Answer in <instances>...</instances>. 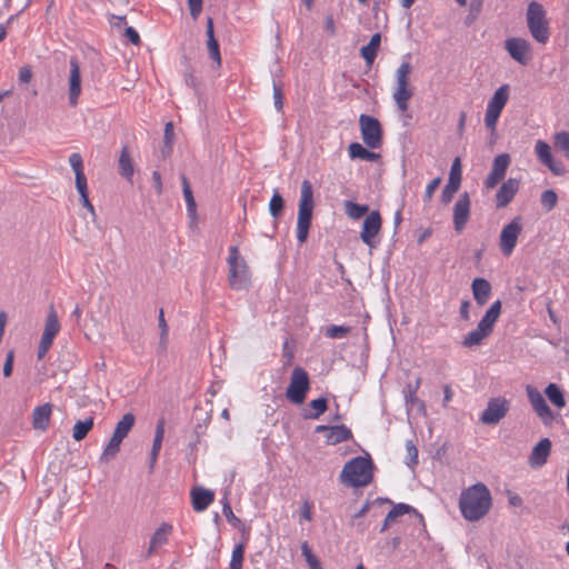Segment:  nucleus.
I'll return each mask as SVG.
<instances>
[{
	"label": "nucleus",
	"instance_id": "1",
	"mask_svg": "<svg viewBox=\"0 0 569 569\" xmlns=\"http://www.w3.org/2000/svg\"><path fill=\"white\" fill-rule=\"evenodd\" d=\"M491 505L490 490L482 482H477L460 493L459 510L468 521H478L483 518L489 512Z\"/></svg>",
	"mask_w": 569,
	"mask_h": 569
},
{
	"label": "nucleus",
	"instance_id": "2",
	"mask_svg": "<svg viewBox=\"0 0 569 569\" xmlns=\"http://www.w3.org/2000/svg\"><path fill=\"white\" fill-rule=\"evenodd\" d=\"M373 462L370 457H356L342 468L341 481L349 487H366L372 481Z\"/></svg>",
	"mask_w": 569,
	"mask_h": 569
},
{
	"label": "nucleus",
	"instance_id": "3",
	"mask_svg": "<svg viewBox=\"0 0 569 569\" xmlns=\"http://www.w3.org/2000/svg\"><path fill=\"white\" fill-rule=\"evenodd\" d=\"M313 207L312 184L309 180H303L301 183L297 219V240L300 244H303L308 239Z\"/></svg>",
	"mask_w": 569,
	"mask_h": 569
},
{
	"label": "nucleus",
	"instance_id": "4",
	"mask_svg": "<svg viewBox=\"0 0 569 569\" xmlns=\"http://www.w3.org/2000/svg\"><path fill=\"white\" fill-rule=\"evenodd\" d=\"M526 21L531 37L538 43L546 44L550 39V28L542 4L531 1L527 7Z\"/></svg>",
	"mask_w": 569,
	"mask_h": 569
},
{
	"label": "nucleus",
	"instance_id": "5",
	"mask_svg": "<svg viewBox=\"0 0 569 569\" xmlns=\"http://www.w3.org/2000/svg\"><path fill=\"white\" fill-rule=\"evenodd\" d=\"M228 263V281L232 289L243 290L250 284V273L244 259L240 256L238 247L229 248Z\"/></svg>",
	"mask_w": 569,
	"mask_h": 569
},
{
	"label": "nucleus",
	"instance_id": "6",
	"mask_svg": "<svg viewBox=\"0 0 569 569\" xmlns=\"http://www.w3.org/2000/svg\"><path fill=\"white\" fill-rule=\"evenodd\" d=\"M411 64L408 61L401 62L396 71V89L392 98L399 111L405 112L409 108V100L412 97V90L409 88V74L411 73Z\"/></svg>",
	"mask_w": 569,
	"mask_h": 569
},
{
	"label": "nucleus",
	"instance_id": "7",
	"mask_svg": "<svg viewBox=\"0 0 569 569\" xmlns=\"http://www.w3.org/2000/svg\"><path fill=\"white\" fill-rule=\"evenodd\" d=\"M310 389L308 373L301 367H296L291 372L290 383L287 388V398L296 405H301Z\"/></svg>",
	"mask_w": 569,
	"mask_h": 569
},
{
	"label": "nucleus",
	"instance_id": "8",
	"mask_svg": "<svg viewBox=\"0 0 569 569\" xmlns=\"http://www.w3.org/2000/svg\"><path fill=\"white\" fill-rule=\"evenodd\" d=\"M509 98V86L502 84L500 86L488 101L486 113H485V124L488 129H495L498 122V119L503 110Z\"/></svg>",
	"mask_w": 569,
	"mask_h": 569
},
{
	"label": "nucleus",
	"instance_id": "9",
	"mask_svg": "<svg viewBox=\"0 0 569 569\" xmlns=\"http://www.w3.org/2000/svg\"><path fill=\"white\" fill-rule=\"evenodd\" d=\"M359 124L365 144L371 149L380 148L382 144V129L378 119L369 114H361Z\"/></svg>",
	"mask_w": 569,
	"mask_h": 569
},
{
	"label": "nucleus",
	"instance_id": "10",
	"mask_svg": "<svg viewBox=\"0 0 569 569\" xmlns=\"http://www.w3.org/2000/svg\"><path fill=\"white\" fill-rule=\"evenodd\" d=\"M522 231L521 218H513L506 224L500 233L499 246L503 256L509 257L517 246L518 238Z\"/></svg>",
	"mask_w": 569,
	"mask_h": 569
},
{
	"label": "nucleus",
	"instance_id": "11",
	"mask_svg": "<svg viewBox=\"0 0 569 569\" xmlns=\"http://www.w3.org/2000/svg\"><path fill=\"white\" fill-rule=\"evenodd\" d=\"M505 49L519 64L527 66L531 60V44L527 39L511 37L506 39Z\"/></svg>",
	"mask_w": 569,
	"mask_h": 569
},
{
	"label": "nucleus",
	"instance_id": "12",
	"mask_svg": "<svg viewBox=\"0 0 569 569\" xmlns=\"http://www.w3.org/2000/svg\"><path fill=\"white\" fill-rule=\"evenodd\" d=\"M509 406L510 403L506 398H491L480 416V421L485 425H497L506 417Z\"/></svg>",
	"mask_w": 569,
	"mask_h": 569
},
{
	"label": "nucleus",
	"instance_id": "13",
	"mask_svg": "<svg viewBox=\"0 0 569 569\" xmlns=\"http://www.w3.org/2000/svg\"><path fill=\"white\" fill-rule=\"evenodd\" d=\"M381 228V216L379 211L373 210L366 217L362 229L360 232V238L365 244L369 248H376L378 241L376 237Z\"/></svg>",
	"mask_w": 569,
	"mask_h": 569
},
{
	"label": "nucleus",
	"instance_id": "14",
	"mask_svg": "<svg viewBox=\"0 0 569 569\" xmlns=\"http://www.w3.org/2000/svg\"><path fill=\"white\" fill-rule=\"evenodd\" d=\"M471 201L468 192H462L453 206L452 222L457 233L466 228L470 218Z\"/></svg>",
	"mask_w": 569,
	"mask_h": 569
},
{
	"label": "nucleus",
	"instance_id": "15",
	"mask_svg": "<svg viewBox=\"0 0 569 569\" xmlns=\"http://www.w3.org/2000/svg\"><path fill=\"white\" fill-rule=\"evenodd\" d=\"M526 391L537 416L542 420L545 425L551 423L555 419V416L541 392L532 386H527Z\"/></svg>",
	"mask_w": 569,
	"mask_h": 569
},
{
	"label": "nucleus",
	"instance_id": "16",
	"mask_svg": "<svg viewBox=\"0 0 569 569\" xmlns=\"http://www.w3.org/2000/svg\"><path fill=\"white\" fill-rule=\"evenodd\" d=\"M510 161L508 153H500L495 157L491 171L483 182L487 189H493L505 178Z\"/></svg>",
	"mask_w": 569,
	"mask_h": 569
},
{
	"label": "nucleus",
	"instance_id": "17",
	"mask_svg": "<svg viewBox=\"0 0 569 569\" xmlns=\"http://www.w3.org/2000/svg\"><path fill=\"white\" fill-rule=\"evenodd\" d=\"M70 73H69V90L68 98L69 104L76 107L78 104L79 97L81 94V72L80 64L77 58L71 57L70 61Z\"/></svg>",
	"mask_w": 569,
	"mask_h": 569
},
{
	"label": "nucleus",
	"instance_id": "18",
	"mask_svg": "<svg viewBox=\"0 0 569 569\" xmlns=\"http://www.w3.org/2000/svg\"><path fill=\"white\" fill-rule=\"evenodd\" d=\"M461 184V166H460V159L456 158L451 164L450 174H449V181L445 186L441 192V202L443 204L449 203L453 194L459 190Z\"/></svg>",
	"mask_w": 569,
	"mask_h": 569
},
{
	"label": "nucleus",
	"instance_id": "19",
	"mask_svg": "<svg viewBox=\"0 0 569 569\" xmlns=\"http://www.w3.org/2000/svg\"><path fill=\"white\" fill-rule=\"evenodd\" d=\"M535 151L539 161L548 167L551 172L557 176H560L565 172L562 163L553 159L551 148L546 141L538 140L535 144Z\"/></svg>",
	"mask_w": 569,
	"mask_h": 569
},
{
	"label": "nucleus",
	"instance_id": "20",
	"mask_svg": "<svg viewBox=\"0 0 569 569\" xmlns=\"http://www.w3.org/2000/svg\"><path fill=\"white\" fill-rule=\"evenodd\" d=\"M551 441L549 438H542L531 450L528 457V465L532 469H539L543 467L551 452Z\"/></svg>",
	"mask_w": 569,
	"mask_h": 569
},
{
	"label": "nucleus",
	"instance_id": "21",
	"mask_svg": "<svg viewBox=\"0 0 569 569\" xmlns=\"http://www.w3.org/2000/svg\"><path fill=\"white\" fill-rule=\"evenodd\" d=\"M520 181L516 178H509L498 189L495 201L498 209L507 207L518 192Z\"/></svg>",
	"mask_w": 569,
	"mask_h": 569
},
{
	"label": "nucleus",
	"instance_id": "22",
	"mask_svg": "<svg viewBox=\"0 0 569 569\" xmlns=\"http://www.w3.org/2000/svg\"><path fill=\"white\" fill-rule=\"evenodd\" d=\"M191 505L194 511H204L214 499V492L202 487H196L190 492Z\"/></svg>",
	"mask_w": 569,
	"mask_h": 569
},
{
	"label": "nucleus",
	"instance_id": "23",
	"mask_svg": "<svg viewBox=\"0 0 569 569\" xmlns=\"http://www.w3.org/2000/svg\"><path fill=\"white\" fill-rule=\"evenodd\" d=\"M171 532H172L171 525H169L167 522L161 523L160 527L153 532V535L150 539V545L147 550L146 558H150L153 555L156 549H158L159 547L167 543Z\"/></svg>",
	"mask_w": 569,
	"mask_h": 569
},
{
	"label": "nucleus",
	"instance_id": "24",
	"mask_svg": "<svg viewBox=\"0 0 569 569\" xmlns=\"http://www.w3.org/2000/svg\"><path fill=\"white\" fill-rule=\"evenodd\" d=\"M472 295L479 306L488 302L491 295V284L485 278H476L471 283Z\"/></svg>",
	"mask_w": 569,
	"mask_h": 569
},
{
	"label": "nucleus",
	"instance_id": "25",
	"mask_svg": "<svg viewBox=\"0 0 569 569\" xmlns=\"http://www.w3.org/2000/svg\"><path fill=\"white\" fill-rule=\"evenodd\" d=\"M206 33H207V48H208L209 57L219 67L221 64V54H220L219 43L214 37L213 20L210 17L207 19Z\"/></svg>",
	"mask_w": 569,
	"mask_h": 569
},
{
	"label": "nucleus",
	"instance_id": "26",
	"mask_svg": "<svg viewBox=\"0 0 569 569\" xmlns=\"http://www.w3.org/2000/svg\"><path fill=\"white\" fill-rule=\"evenodd\" d=\"M51 405L44 403L36 407L32 412V426L37 430H47L50 423Z\"/></svg>",
	"mask_w": 569,
	"mask_h": 569
},
{
	"label": "nucleus",
	"instance_id": "27",
	"mask_svg": "<svg viewBox=\"0 0 569 569\" xmlns=\"http://www.w3.org/2000/svg\"><path fill=\"white\" fill-rule=\"evenodd\" d=\"M352 432L350 428L345 425L331 426L329 435H326V441L328 445H338L343 441L352 439Z\"/></svg>",
	"mask_w": 569,
	"mask_h": 569
},
{
	"label": "nucleus",
	"instance_id": "28",
	"mask_svg": "<svg viewBox=\"0 0 569 569\" xmlns=\"http://www.w3.org/2000/svg\"><path fill=\"white\" fill-rule=\"evenodd\" d=\"M381 36L380 33H375L367 46H363L360 49V54L365 59L368 66H371L377 57V52L380 48Z\"/></svg>",
	"mask_w": 569,
	"mask_h": 569
},
{
	"label": "nucleus",
	"instance_id": "29",
	"mask_svg": "<svg viewBox=\"0 0 569 569\" xmlns=\"http://www.w3.org/2000/svg\"><path fill=\"white\" fill-rule=\"evenodd\" d=\"M163 437H164V420L160 419L156 426L154 438H153L152 448H151V452H150L151 468L154 466V463L158 459L159 451L161 449V445L163 441Z\"/></svg>",
	"mask_w": 569,
	"mask_h": 569
},
{
	"label": "nucleus",
	"instance_id": "30",
	"mask_svg": "<svg viewBox=\"0 0 569 569\" xmlns=\"http://www.w3.org/2000/svg\"><path fill=\"white\" fill-rule=\"evenodd\" d=\"M349 156L351 159H361L365 161H376L380 158L379 153L369 151L359 142H352L348 147Z\"/></svg>",
	"mask_w": 569,
	"mask_h": 569
},
{
	"label": "nucleus",
	"instance_id": "31",
	"mask_svg": "<svg viewBox=\"0 0 569 569\" xmlns=\"http://www.w3.org/2000/svg\"><path fill=\"white\" fill-rule=\"evenodd\" d=\"M123 439V437L113 432L111 439L109 440L108 445L104 447L101 453L100 460L109 461L110 459L114 458L117 453L120 451V446Z\"/></svg>",
	"mask_w": 569,
	"mask_h": 569
},
{
	"label": "nucleus",
	"instance_id": "32",
	"mask_svg": "<svg viewBox=\"0 0 569 569\" xmlns=\"http://www.w3.org/2000/svg\"><path fill=\"white\" fill-rule=\"evenodd\" d=\"M119 172L122 177H124L126 179H129V180H131L133 172H134L132 160H131L129 149L127 146L122 147V150H121V153L119 157Z\"/></svg>",
	"mask_w": 569,
	"mask_h": 569
},
{
	"label": "nucleus",
	"instance_id": "33",
	"mask_svg": "<svg viewBox=\"0 0 569 569\" xmlns=\"http://www.w3.org/2000/svg\"><path fill=\"white\" fill-rule=\"evenodd\" d=\"M69 164L76 174V187H81L83 182H87L86 174L83 172L82 157L78 152H73L69 157Z\"/></svg>",
	"mask_w": 569,
	"mask_h": 569
},
{
	"label": "nucleus",
	"instance_id": "34",
	"mask_svg": "<svg viewBox=\"0 0 569 569\" xmlns=\"http://www.w3.org/2000/svg\"><path fill=\"white\" fill-rule=\"evenodd\" d=\"M60 322L57 315V311L54 310L53 306H50L49 312L46 319L44 330L43 335H47L48 337L51 336L56 338L58 332L60 331Z\"/></svg>",
	"mask_w": 569,
	"mask_h": 569
},
{
	"label": "nucleus",
	"instance_id": "35",
	"mask_svg": "<svg viewBox=\"0 0 569 569\" xmlns=\"http://www.w3.org/2000/svg\"><path fill=\"white\" fill-rule=\"evenodd\" d=\"M545 393L550 402L557 408L561 409L566 406L563 392L558 385L549 383L545 389Z\"/></svg>",
	"mask_w": 569,
	"mask_h": 569
},
{
	"label": "nucleus",
	"instance_id": "36",
	"mask_svg": "<svg viewBox=\"0 0 569 569\" xmlns=\"http://www.w3.org/2000/svg\"><path fill=\"white\" fill-rule=\"evenodd\" d=\"M93 428V418H87L84 420H78L72 428V438L76 441H81L87 437L89 431Z\"/></svg>",
	"mask_w": 569,
	"mask_h": 569
},
{
	"label": "nucleus",
	"instance_id": "37",
	"mask_svg": "<svg viewBox=\"0 0 569 569\" xmlns=\"http://www.w3.org/2000/svg\"><path fill=\"white\" fill-rule=\"evenodd\" d=\"M309 407L312 411H308L303 415L306 419H318L328 409V400L325 397L313 399L309 402Z\"/></svg>",
	"mask_w": 569,
	"mask_h": 569
},
{
	"label": "nucleus",
	"instance_id": "38",
	"mask_svg": "<svg viewBox=\"0 0 569 569\" xmlns=\"http://www.w3.org/2000/svg\"><path fill=\"white\" fill-rule=\"evenodd\" d=\"M343 208L346 214L353 220L360 219L369 211V207L367 204H359L351 200H346L343 203Z\"/></svg>",
	"mask_w": 569,
	"mask_h": 569
},
{
	"label": "nucleus",
	"instance_id": "39",
	"mask_svg": "<svg viewBox=\"0 0 569 569\" xmlns=\"http://www.w3.org/2000/svg\"><path fill=\"white\" fill-rule=\"evenodd\" d=\"M183 80L187 87L191 88L194 92V96L200 98L201 96V80L194 76L193 68L191 66H187L183 71Z\"/></svg>",
	"mask_w": 569,
	"mask_h": 569
},
{
	"label": "nucleus",
	"instance_id": "40",
	"mask_svg": "<svg viewBox=\"0 0 569 569\" xmlns=\"http://www.w3.org/2000/svg\"><path fill=\"white\" fill-rule=\"evenodd\" d=\"M489 337L486 331H481L479 327L467 333L462 340V346L466 348H472L482 343V341Z\"/></svg>",
	"mask_w": 569,
	"mask_h": 569
},
{
	"label": "nucleus",
	"instance_id": "41",
	"mask_svg": "<svg viewBox=\"0 0 569 569\" xmlns=\"http://www.w3.org/2000/svg\"><path fill=\"white\" fill-rule=\"evenodd\" d=\"M136 417L133 413L128 412L123 415L120 421H118L114 431L116 433L120 435L121 437L126 438L132 427L134 426Z\"/></svg>",
	"mask_w": 569,
	"mask_h": 569
},
{
	"label": "nucleus",
	"instance_id": "42",
	"mask_svg": "<svg viewBox=\"0 0 569 569\" xmlns=\"http://www.w3.org/2000/svg\"><path fill=\"white\" fill-rule=\"evenodd\" d=\"M182 193L187 203V210L189 214L196 213V201L192 194L190 183L184 174H181Z\"/></svg>",
	"mask_w": 569,
	"mask_h": 569
},
{
	"label": "nucleus",
	"instance_id": "43",
	"mask_svg": "<svg viewBox=\"0 0 569 569\" xmlns=\"http://www.w3.org/2000/svg\"><path fill=\"white\" fill-rule=\"evenodd\" d=\"M284 200L278 190L273 191V194L269 202V212L272 218L278 219L283 211Z\"/></svg>",
	"mask_w": 569,
	"mask_h": 569
},
{
	"label": "nucleus",
	"instance_id": "44",
	"mask_svg": "<svg viewBox=\"0 0 569 569\" xmlns=\"http://www.w3.org/2000/svg\"><path fill=\"white\" fill-rule=\"evenodd\" d=\"M243 557H244V545L242 542L237 543L231 553L229 569H242Z\"/></svg>",
	"mask_w": 569,
	"mask_h": 569
},
{
	"label": "nucleus",
	"instance_id": "45",
	"mask_svg": "<svg viewBox=\"0 0 569 569\" xmlns=\"http://www.w3.org/2000/svg\"><path fill=\"white\" fill-rule=\"evenodd\" d=\"M301 552L310 569H322L320 561L312 552L307 541L301 543Z\"/></svg>",
	"mask_w": 569,
	"mask_h": 569
},
{
	"label": "nucleus",
	"instance_id": "46",
	"mask_svg": "<svg viewBox=\"0 0 569 569\" xmlns=\"http://www.w3.org/2000/svg\"><path fill=\"white\" fill-rule=\"evenodd\" d=\"M351 328L347 326L331 325L326 328L325 335L330 339H341L350 332Z\"/></svg>",
	"mask_w": 569,
	"mask_h": 569
},
{
	"label": "nucleus",
	"instance_id": "47",
	"mask_svg": "<svg viewBox=\"0 0 569 569\" xmlns=\"http://www.w3.org/2000/svg\"><path fill=\"white\" fill-rule=\"evenodd\" d=\"M158 325H159V328L161 331L159 345L164 350L167 348V343H168L169 327L164 319V313H163L162 309H160V311H159Z\"/></svg>",
	"mask_w": 569,
	"mask_h": 569
},
{
	"label": "nucleus",
	"instance_id": "48",
	"mask_svg": "<svg viewBox=\"0 0 569 569\" xmlns=\"http://www.w3.org/2000/svg\"><path fill=\"white\" fill-rule=\"evenodd\" d=\"M406 451H407V460L406 465L410 469H415V467L418 465V449L412 440H407L406 442Z\"/></svg>",
	"mask_w": 569,
	"mask_h": 569
},
{
	"label": "nucleus",
	"instance_id": "49",
	"mask_svg": "<svg viewBox=\"0 0 569 569\" xmlns=\"http://www.w3.org/2000/svg\"><path fill=\"white\" fill-rule=\"evenodd\" d=\"M79 194H80V201L82 203V206L88 209V211L91 213L92 218L94 219L96 218V210H94V207L92 206V203L90 202L89 200V196H88V186H87V182H83L81 184V187H76Z\"/></svg>",
	"mask_w": 569,
	"mask_h": 569
},
{
	"label": "nucleus",
	"instance_id": "50",
	"mask_svg": "<svg viewBox=\"0 0 569 569\" xmlns=\"http://www.w3.org/2000/svg\"><path fill=\"white\" fill-rule=\"evenodd\" d=\"M555 146L563 151L565 156L569 158V132L561 131L555 136Z\"/></svg>",
	"mask_w": 569,
	"mask_h": 569
},
{
	"label": "nucleus",
	"instance_id": "51",
	"mask_svg": "<svg viewBox=\"0 0 569 569\" xmlns=\"http://www.w3.org/2000/svg\"><path fill=\"white\" fill-rule=\"evenodd\" d=\"M540 201H541L542 207L547 211H550L557 204L558 196L553 190L548 189L541 193Z\"/></svg>",
	"mask_w": 569,
	"mask_h": 569
},
{
	"label": "nucleus",
	"instance_id": "52",
	"mask_svg": "<svg viewBox=\"0 0 569 569\" xmlns=\"http://www.w3.org/2000/svg\"><path fill=\"white\" fill-rule=\"evenodd\" d=\"M272 90H273L274 108L277 111H281L283 109L282 84L280 81H277L274 78L272 80Z\"/></svg>",
	"mask_w": 569,
	"mask_h": 569
},
{
	"label": "nucleus",
	"instance_id": "53",
	"mask_svg": "<svg viewBox=\"0 0 569 569\" xmlns=\"http://www.w3.org/2000/svg\"><path fill=\"white\" fill-rule=\"evenodd\" d=\"M222 513L232 527L239 528L241 526V520L234 516L232 508L227 498L223 501Z\"/></svg>",
	"mask_w": 569,
	"mask_h": 569
},
{
	"label": "nucleus",
	"instance_id": "54",
	"mask_svg": "<svg viewBox=\"0 0 569 569\" xmlns=\"http://www.w3.org/2000/svg\"><path fill=\"white\" fill-rule=\"evenodd\" d=\"M497 320L498 318L486 311L485 316L481 318L477 327H479L481 331H486L490 336L491 332L493 331V326L497 322Z\"/></svg>",
	"mask_w": 569,
	"mask_h": 569
},
{
	"label": "nucleus",
	"instance_id": "55",
	"mask_svg": "<svg viewBox=\"0 0 569 569\" xmlns=\"http://www.w3.org/2000/svg\"><path fill=\"white\" fill-rule=\"evenodd\" d=\"M419 385H420L419 378L416 380L415 385H411V383L407 385V387L405 389V398H406L407 406H413L415 402H418V398H417L416 393L419 388Z\"/></svg>",
	"mask_w": 569,
	"mask_h": 569
},
{
	"label": "nucleus",
	"instance_id": "56",
	"mask_svg": "<svg viewBox=\"0 0 569 569\" xmlns=\"http://www.w3.org/2000/svg\"><path fill=\"white\" fill-rule=\"evenodd\" d=\"M441 182V178L440 177H437L435 179H432L426 187V190H425V201H430L433 197V193L436 191V189L439 187Z\"/></svg>",
	"mask_w": 569,
	"mask_h": 569
},
{
	"label": "nucleus",
	"instance_id": "57",
	"mask_svg": "<svg viewBox=\"0 0 569 569\" xmlns=\"http://www.w3.org/2000/svg\"><path fill=\"white\" fill-rule=\"evenodd\" d=\"M415 509L407 505V503H397L390 511L389 513L393 517V518H398L399 516H402L405 513H408L410 511H413Z\"/></svg>",
	"mask_w": 569,
	"mask_h": 569
},
{
	"label": "nucleus",
	"instance_id": "58",
	"mask_svg": "<svg viewBox=\"0 0 569 569\" xmlns=\"http://www.w3.org/2000/svg\"><path fill=\"white\" fill-rule=\"evenodd\" d=\"M13 360H14V353L12 350H10L7 356L3 363V376L9 377L12 373L13 369Z\"/></svg>",
	"mask_w": 569,
	"mask_h": 569
},
{
	"label": "nucleus",
	"instance_id": "59",
	"mask_svg": "<svg viewBox=\"0 0 569 569\" xmlns=\"http://www.w3.org/2000/svg\"><path fill=\"white\" fill-rule=\"evenodd\" d=\"M483 0H470L469 3V16L473 19L477 18L482 9Z\"/></svg>",
	"mask_w": 569,
	"mask_h": 569
},
{
	"label": "nucleus",
	"instance_id": "60",
	"mask_svg": "<svg viewBox=\"0 0 569 569\" xmlns=\"http://www.w3.org/2000/svg\"><path fill=\"white\" fill-rule=\"evenodd\" d=\"M190 14L197 19L202 10V0H188Z\"/></svg>",
	"mask_w": 569,
	"mask_h": 569
},
{
	"label": "nucleus",
	"instance_id": "61",
	"mask_svg": "<svg viewBox=\"0 0 569 569\" xmlns=\"http://www.w3.org/2000/svg\"><path fill=\"white\" fill-rule=\"evenodd\" d=\"M300 516L302 519L307 521H310L312 519V503L310 501H303L300 509Z\"/></svg>",
	"mask_w": 569,
	"mask_h": 569
},
{
	"label": "nucleus",
	"instance_id": "62",
	"mask_svg": "<svg viewBox=\"0 0 569 569\" xmlns=\"http://www.w3.org/2000/svg\"><path fill=\"white\" fill-rule=\"evenodd\" d=\"M19 81L22 83H29L32 79V70L29 66L20 68L18 74Z\"/></svg>",
	"mask_w": 569,
	"mask_h": 569
},
{
	"label": "nucleus",
	"instance_id": "63",
	"mask_svg": "<svg viewBox=\"0 0 569 569\" xmlns=\"http://www.w3.org/2000/svg\"><path fill=\"white\" fill-rule=\"evenodd\" d=\"M124 34L132 44H139L141 41L138 31L133 27H127Z\"/></svg>",
	"mask_w": 569,
	"mask_h": 569
},
{
	"label": "nucleus",
	"instance_id": "64",
	"mask_svg": "<svg viewBox=\"0 0 569 569\" xmlns=\"http://www.w3.org/2000/svg\"><path fill=\"white\" fill-rule=\"evenodd\" d=\"M507 497L509 505L512 507H521L523 503L522 498L516 492L508 490Z\"/></svg>",
	"mask_w": 569,
	"mask_h": 569
}]
</instances>
